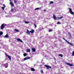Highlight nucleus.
<instances>
[{"label":"nucleus","mask_w":74,"mask_h":74,"mask_svg":"<svg viewBox=\"0 0 74 74\" xmlns=\"http://www.w3.org/2000/svg\"><path fill=\"white\" fill-rule=\"evenodd\" d=\"M62 39H64V40H65V41H66V42L67 43H68V44H69V45H71V46L72 47L74 46V45H73V43H70V42H68V41H67V40H66V39H65L64 38H63Z\"/></svg>","instance_id":"obj_1"},{"label":"nucleus","mask_w":74,"mask_h":74,"mask_svg":"<svg viewBox=\"0 0 74 74\" xmlns=\"http://www.w3.org/2000/svg\"><path fill=\"white\" fill-rule=\"evenodd\" d=\"M30 58V57H26L25 58H24V59H23L21 60V62H24L25 60H27V59H29Z\"/></svg>","instance_id":"obj_2"},{"label":"nucleus","mask_w":74,"mask_h":74,"mask_svg":"<svg viewBox=\"0 0 74 74\" xmlns=\"http://www.w3.org/2000/svg\"><path fill=\"white\" fill-rule=\"evenodd\" d=\"M5 26H6V24H2L1 25V30H3L4 27Z\"/></svg>","instance_id":"obj_3"},{"label":"nucleus","mask_w":74,"mask_h":74,"mask_svg":"<svg viewBox=\"0 0 74 74\" xmlns=\"http://www.w3.org/2000/svg\"><path fill=\"white\" fill-rule=\"evenodd\" d=\"M11 12H16V8H14L12 9Z\"/></svg>","instance_id":"obj_4"},{"label":"nucleus","mask_w":74,"mask_h":74,"mask_svg":"<svg viewBox=\"0 0 74 74\" xmlns=\"http://www.w3.org/2000/svg\"><path fill=\"white\" fill-rule=\"evenodd\" d=\"M45 67H47V69H51V66H50L49 65H45Z\"/></svg>","instance_id":"obj_5"},{"label":"nucleus","mask_w":74,"mask_h":74,"mask_svg":"<svg viewBox=\"0 0 74 74\" xmlns=\"http://www.w3.org/2000/svg\"><path fill=\"white\" fill-rule=\"evenodd\" d=\"M5 56H6L7 57H8V58H9V59L10 60H11V56L8 55H7V54L5 53Z\"/></svg>","instance_id":"obj_6"},{"label":"nucleus","mask_w":74,"mask_h":74,"mask_svg":"<svg viewBox=\"0 0 74 74\" xmlns=\"http://www.w3.org/2000/svg\"><path fill=\"white\" fill-rule=\"evenodd\" d=\"M8 64L7 63H6L5 64H3V66H4L5 68H7L8 67Z\"/></svg>","instance_id":"obj_7"},{"label":"nucleus","mask_w":74,"mask_h":74,"mask_svg":"<svg viewBox=\"0 0 74 74\" xmlns=\"http://www.w3.org/2000/svg\"><path fill=\"white\" fill-rule=\"evenodd\" d=\"M53 18L55 21H56L57 20L56 17L55 16V14H53Z\"/></svg>","instance_id":"obj_8"},{"label":"nucleus","mask_w":74,"mask_h":74,"mask_svg":"<svg viewBox=\"0 0 74 74\" xmlns=\"http://www.w3.org/2000/svg\"><path fill=\"white\" fill-rule=\"evenodd\" d=\"M17 40L18 41H19L20 42H22V40H21L20 38H18L17 39Z\"/></svg>","instance_id":"obj_9"},{"label":"nucleus","mask_w":74,"mask_h":74,"mask_svg":"<svg viewBox=\"0 0 74 74\" xmlns=\"http://www.w3.org/2000/svg\"><path fill=\"white\" fill-rule=\"evenodd\" d=\"M10 5H11V7H14V4H13V3H12V2H10Z\"/></svg>","instance_id":"obj_10"},{"label":"nucleus","mask_w":74,"mask_h":74,"mask_svg":"<svg viewBox=\"0 0 74 74\" xmlns=\"http://www.w3.org/2000/svg\"><path fill=\"white\" fill-rule=\"evenodd\" d=\"M67 65H69V66H73V64H70L69 63H66Z\"/></svg>","instance_id":"obj_11"},{"label":"nucleus","mask_w":74,"mask_h":74,"mask_svg":"<svg viewBox=\"0 0 74 74\" xmlns=\"http://www.w3.org/2000/svg\"><path fill=\"white\" fill-rule=\"evenodd\" d=\"M34 32V29H32L31 31H30V33L33 34Z\"/></svg>","instance_id":"obj_12"},{"label":"nucleus","mask_w":74,"mask_h":74,"mask_svg":"<svg viewBox=\"0 0 74 74\" xmlns=\"http://www.w3.org/2000/svg\"><path fill=\"white\" fill-rule=\"evenodd\" d=\"M30 31H29V30L27 29V33L28 34H30Z\"/></svg>","instance_id":"obj_13"},{"label":"nucleus","mask_w":74,"mask_h":74,"mask_svg":"<svg viewBox=\"0 0 74 74\" xmlns=\"http://www.w3.org/2000/svg\"><path fill=\"white\" fill-rule=\"evenodd\" d=\"M14 31L15 32H19V30L18 29H15L14 30Z\"/></svg>","instance_id":"obj_14"},{"label":"nucleus","mask_w":74,"mask_h":74,"mask_svg":"<svg viewBox=\"0 0 74 74\" xmlns=\"http://www.w3.org/2000/svg\"><path fill=\"white\" fill-rule=\"evenodd\" d=\"M30 70L31 71H35V69H34L33 68H31Z\"/></svg>","instance_id":"obj_15"},{"label":"nucleus","mask_w":74,"mask_h":74,"mask_svg":"<svg viewBox=\"0 0 74 74\" xmlns=\"http://www.w3.org/2000/svg\"><path fill=\"white\" fill-rule=\"evenodd\" d=\"M32 51L33 52H36V49L34 48L32 49Z\"/></svg>","instance_id":"obj_16"},{"label":"nucleus","mask_w":74,"mask_h":74,"mask_svg":"<svg viewBox=\"0 0 74 74\" xmlns=\"http://www.w3.org/2000/svg\"><path fill=\"white\" fill-rule=\"evenodd\" d=\"M7 37H8V35L7 34L4 36V38H7Z\"/></svg>","instance_id":"obj_17"},{"label":"nucleus","mask_w":74,"mask_h":74,"mask_svg":"<svg viewBox=\"0 0 74 74\" xmlns=\"http://www.w3.org/2000/svg\"><path fill=\"white\" fill-rule=\"evenodd\" d=\"M40 9H41V8H35V10H40Z\"/></svg>","instance_id":"obj_18"},{"label":"nucleus","mask_w":74,"mask_h":74,"mask_svg":"<svg viewBox=\"0 0 74 74\" xmlns=\"http://www.w3.org/2000/svg\"><path fill=\"white\" fill-rule=\"evenodd\" d=\"M27 52H30V49H27Z\"/></svg>","instance_id":"obj_19"},{"label":"nucleus","mask_w":74,"mask_h":74,"mask_svg":"<svg viewBox=\"0 0 74 74\" xmlns=\"http://www.w3.org/2000/svg\"><path fill=\"white\" fill-rule=\"evenodd\" d=\"M23 55L25 57V56H27V53H25L23 54Z\"/></svg>","instance_id":"obj_20"},{"label":"nucleus","mask_w":74,"mask_h":74,"mask_svg":"<svg viewBox=\"0 0 74 74\" xmlns=\"http://www.w3.org/2000/svg\"><path fill=\"white\" fill-rule=\"evenodd\" d=\"M24 22L25 23H29V21H24Z\"/></svg>","instance_id":"obj_21"},{"label":"nucleus","mask_w":74,"mask_h":74,"mask_svg":"<svg viewBox=\"0 0 74 74\" xmlns=\"http://www.w3.org/2000/svg\"><path fill=\"white\" fill-rule=\"evenodd\" d=\"M3 34V33L2 32H0V36H1Z\"/></svg>","instance_id":"obj_22"},{"label":"nucleus","mask_w":74,"mask_h":74,"mask_svg":"<svg viewBox=\"0 0 74 74\" xmlns=\"http://www.w3.org/2000/svg\"><path fill=\"white\" fill-rule=\"evenodd\" d=\"M69 12L70 13L71 12H72V9L71 8H69Z\"/></svg>","instance_id":"obj_23"},{"label":"nucleus","mask_w":74,"mask_h":74,"mask_svg":"<svg viewBox=\"0 0 74 74\" xmlns=\"http://www.w3.org/2000/svg\"><path fill=\"white\" fill-rule=\"evenodd\" d=\"M70 13L71 14H72V15H74V12L73 11L71 12Z\"/></svg>","instance_id":"obj_24"},{"label":"nucleus","mask_w":74,"mask_h":74,"mask_svg":"<svg viewBox=\"0 0 74 74\" xmlns=\"http://www.w3.org/2000/svg\"><path fill=\"white\" fill-rule=\"evenodd\" d=\"M14 1L15 4H16L17 3V1H16V0H14Z\"/></svg>","instance_id":"obj_25"},{"label":"nucleus","mask_w":74,"mask_h":74,"mask_svg":"<svg viewBox=\"0 0 74 74\" xmlns=\"http://www.w3.org/2000/svg\"><path fill=\"white\" fill-rule=\"evenodd\" d=\"M57 24L58 25H60V24H61V23L60 22H58L57 23Z\"/></svg>","instance_id":"obj_26"},{"label":"nucleus","mask_w":74,"mask_h":74,"mask_svg":"<svg viewBox=\"0 0 74 74\" xmlns=\"http://www.w3.org/2000/svg\"><path fill=\"white\" fill-rule=\"evenodd\" d=\"M63 18V16H62L60 17H58V19H62V18Z\"/></svg>","instance_id":"obj_27"},{"label":"nucleus","mask_w":74,"mask_h":74,"mask_svg":"<svg viewBox=\"0 0 74 74\" xmlns=\"http://www.w3.org/2000/svg\"><path fill=\"white\" fill-rule=\"evenodd\" d=\"M59 56H61V57H63V55L62 54H60L59 55Z\"/></svg>","instance_id":"obj_28"},{"label":"nucleus","mask_w":74,"mask_h":74,"mask_svg":"<svg viewBox=\"0 0 74 74\" xmlns=\"http://www.w3.org/2000/svg\"><path fill=\"white\" fill-rule=\"evenodd\" d=\"M50 4H53V2L52 1H50Z\"/></svg>","instance_id":"obj_29"},{"label":"nucleus","mask_w":74,"mask_h":74,"mask_svg":"<svg viewBox=\"0 0 74 74\" xmlns=\"http://www.w3.org/2000/svg\"><path fill=\"white\" fill-rule=\"evenodd\" d=\"M53 25V24H49V25L50 26H52Z\"/></svg>","instance_id":"obj_30"},{"label":"nucleus","mask_w":74,"mask_h":74,"mask_svg":"<svg viewBox=\"0 0 74 74\" xmlns=\"http://www.w3.org/2000/svg\"><path fill=\"white\" fill-rule=\"evenodd\" d=\"M72 56H74V51H73L72 52Z\"/></svg>","instance_id":"obj_31"},{"label":"nucleus","mask_w":74,"mask_h":74,"mask_svg":"<svg viewBox=\"0 0 74 74\" xmlns=\"http://www.w3.org/2000/svg\"><path fill=\"white\" fill-rule=\"evenodd\" d=\"M5 8L4 7H2V10H4V8Z\"/></svg>","instance_id":"obj_32"},{"label":"nucleus","mask_w":74,"mask_h":74,"mask_svg":"<svg viewBox=\"0 0 74 74\" xmlns=\"http://www.w3.org/2000/svg\"><path fill=\"white\" fill-rule=\"evenodd\" d=\"M52 32V30L51 29H49V32Z\"/></svg>","instance_id":"obj_33"},{"label":"nucleus","mask_w":74,"mask_h":74,"mask_svg":"<svg viewBox=\"0 0 74 74\" xmlns=\"http://www.w3.org/2000/svg\"><path fill=\"white\" fill-rule=\"evenodd\" d=\"M2 12L0 10V14H2Z\"/></svg>","instance_id":"obj_34"},{"label":"nucleus","mask_w":74,"mask_h":74,"mask_svg":"<svg viewBox=\"0 0 74 74\" xmlns=\"http://www.w3.org/2000/svg\"><path fill=\"white\" fill-rule=\"evenodd\" d=\"M41 73H43V71H42V69L41 70Z\"/></svg>","instance_id":"obj_35"},{"label":"nucleus","mask_w":74,"mask_h":74,"mask_svg":"<svg viewBox=\"0 0 74 74\" xmlns=\"http://www.w3.org/2000/svg\"><path fill=\"white\" fill-rule=\"evenodd\" d=\"M41 62H42V63L43 64H44V63H43V60H42Z\"/></svg>","instance_id":"obj_36"},{"label":"nucleus","mask_w":74,"mask_h":74,"mask_svg":"<svg viewBox=\"0 0 74 74\" xmlns=\"http://www.w3.org/2000/svg\"><path fill=\"white\" fill-rule=\"evenodd\" d=\"M34 25L35 27H37V26L36 25V24H34Z\"/></svg>","instance_id":"obj_37"},{"label":"nucleus","mask_w":74,"mask_h":74,"mask_svg":"<svg viewBox=\"0 0 74 74\" xmlns=\"http://www.w3.org/2000/svg\"><path fill=\"white\" fill-rule=\"evenodd\" d=\"M3 6H4L3 7H4V8H5V5H4V4H3Z\"/></svg>","instance_id":"obj_38"},{"label":"nucleus","mask_w":74,"mask_h":74,"mask_svg":"<svg viewBox=\"0 0 74 74\" xmlns=\"http://www.w3.org/2000/svg\"><path fill=\"white\" fill-rule=\"evenodd\" d=\"M5 16H6V17H9V15H6Z\"/></svg>","instance_id":"obj_39"},{"label":"nucleus","mask_w":74,"mask_h":74,"mask_svg":"<svg viewBox=\"0 0 74 74\" xmlns=\"http://www.w3.org/2000/svg\"><path fill=\"white\" fill-rule=\"evenodd\" d=\"M44 11H45V12L46 11H47V10H44Z\"/></svg>","instance_id":"obj_40"},{"label":"nucleus","mask_w":74,"mask_h":74,"mask_svg":"<svg viewBox=\"0 0 74 74\" xmlns=\"http://www.w3.org/2000/svg\"><path fill=\"white\" fill-rule=\"evenodd\" d=\"M43 45H42L41 47H43Z\"/></svg>","instance_id":"obj_41"},{"label":"nucleus","mask_w":74,"mask_h":74,"mask_svg":"<svg viewBox=\"0 0 74 74\" xmlns=\"http://www.w3.org/2000/svg\"><path fill=\"white\" fill-rule=\"evenodd\" d=\"M53 58H54V60H56V59L55 58V57H53Z\"/></svg>","instance_id":"obj_42"},{"label":"nucleus","mask_w":74,"mask_h":74,"mask_svg":"<svg viewBox=\"0 0 74 74\" xmlns=\"http://www.w3.org/2000/svg\"><path fill=\"white\" fill-rule=\"evenodd\" d=\"M69 36H71V34H69Z\"/></svg>","instance_id":"obj_43"},{"label":"nucleus","mask_w":74,"mask_h":74,"mask_svg":"<svg viewBox=\"0 0 74 74\" xmlns=\"http://www.w3.org/2000/svg\"><path fill=\"white\" fill-rule=\"evenodd\" d=\"M70 38H72V37H71V36H70Z\"/></svg>","instance_id":"obj_44"},{"label":"nucleus","mask_w":74,"mask_h":74,"mask_svg":"<svg viewBox=\"0 0 74 74\" xmlns=\"http://www.w3.org/2000/svg\"><path fill=\"white\" fill-rule=\"evenodd\" d=\"M9 1H11V0H9Z\"/></svg>","instance_id":"obj_45"},{"label":"nucleus","mask_w":74,"mask_h":74,"mask_svg":"<svg viewBox=\"0 0 74 74\" xmlns=\"http://www.w3.org/2000/svg\"><path fill=\"white\" fill-rule=\"evenodd\" d=\"M42 29H44V28H42Z\"/></svg>","instance_id":"obj_46"},{"label":"nucleus","mask_w":74,"mask_h":74,"mask_svg":"<svg viewBox=\"0 0 74 74\" xmlns=\"http://www.w3.org/2000/svg\"><path fill=\"white\" fill-rule=\"evenodd\" d=\"M54 38H56V37H54Z\"/></svg>","instance_id":"obj_47"},{"label":"nucleus","mask_w":74,"mask_h":74,"mask_svg":"<svg viewBox=\"0 0 74 74\" xmlns=\"http://www.w3.org/2000/svg\"><path fill=\"white\" fill-rule=\"evenodd\" d=\"M46 59H48V58H46Z\"/></svg>","instance_id":"obj_48"},{"label":"nucleus","mask_w":74,"mask_h":74,"mask_svg":"<svg viewBox=\"0 0 74 74\" xmlns=\"http://www.w3.org/2000/svg\"><path fill=\"white\" fill-rule=\"evenodd\" d=\"M6 59H5V60H6Z\"/></svg>","instance_id":"obj_49"},{"label":"nucleus","mask_w":74,"mask_h":74,"mask_svg":"<svg viewBox=\"0 0 74 74\" xmlns=\"http://www.w3.org/2000/svg\"><path fill=\"white\" fill-rule=\"evenodd\" d=\"M5 13H6V12H5Z\"/></svg>","instance_id":"obj_50"}]
</instances>
